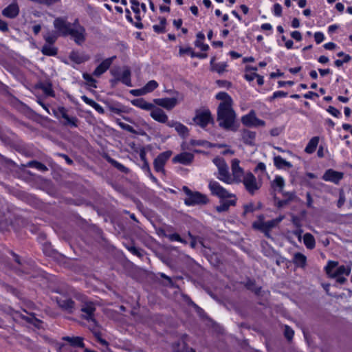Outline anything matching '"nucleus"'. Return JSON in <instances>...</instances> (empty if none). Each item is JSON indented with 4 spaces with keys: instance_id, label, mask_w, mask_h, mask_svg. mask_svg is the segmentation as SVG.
Returning a JSON list of instances; mask_svg holds the SVG:
<instances>
[{
    "instance_id": "6",
    "label": "nucleus",
    "mask_w": 352,
    "mask_h": 352,
    "mask_svg": "<svg viewBox=\"0 0 352 352\" xmlns=\"http://www.w3.org/2000/svg\"><path fill=\"white\" fill-rule=\"evenodd\" d=\"M241 182L245 190L250 194L254 195L262 185V183L257 180L256 177L251 172L245 173Z\"/></svg>"
},
{
    "instance_id": "33",
    "label": "nucleus",
    "mask_w": 352,
    "mask_h": 352,
    "mask_svg": "<svg viewBox=\"0 0 352 352\" xmlns=\"http://www.w3.org/2000/svg\"><path fill=\"white\" fill-rule=\"evenodd\" d=\"M179 53L180 55H184L185 54H189L192 58L197 57V58H199L201 59L205 58L207 57V55L206 54L195 53L190 47H186V48L180 47Z\"/></svg>"
},
{
    "instance_id": "48",
    "label": "nucleus",
    "mask_w": 352,
    "mask_h": 352,
    "mask_svg": "<svg viewBox=\"0 0 352 352\" xmlns=\"http://www.w3.org/2000/svg\"><path fill=\"white\" fill-rule=\"evenodd\" d=\"M44 39L47 44L53 45L57 39V36L54 33L49 32L44 35Z\"/></svg>"
},
{
    "instance_id": "37",
    "label": "nucleus",
    "mask_w": 352,
    "mask_h": 352,
    "mask_svg": "<svg viewBox=\"0 0 352 352\" xmlns=\"http://www.w3.org/2000/svg\"><path fill=\"white\" fill-rule=\"evenodd\" d=\"M63 340L67 341L72 346L82 348L84 346L82 338L80 337L66 336L63 338Z\"/></svg>"
},
{
    "instance_id": "34",
    "label": "nucleus",
    "mask_w": 352,
    "mask_h": 352,
    "mask_svg": "<svg viewBox=\"0 0 352 352\" xmlns=\"http://www.w3.org/2000/svg\"><path fill=\"white\" fill-rule=\"evenodd\" d=\"M351 267L349 265H340L338 266L335 272L332 274V277H336L340 276H349L351 273Z\"/></svg>"
},
{
    "instance_id": "51",
    "label": "nucleus",
    "mask_w": 352,
    "mask_h": 352,
    "mask_svg": "<svg viewBox=\"0 0 352 352\" xmlns=\"http://www.w3.org/2000/svg\"><path fill=\"white\" fill-rule=\"evenodd\" d=\"M109 162L116 168H117L119 170L126 173L127 171V168L120 164V162L116 161L115 160L110 159Z\"/></svg>"
},
{
    "instance_id": "28",
    "label": "nucleus",
    "mask_w": 352,
    "mask_h": 352,
    "mask_svg": "<svg viewBox=\"0 0 352 352\" xmlns=\"http://www.w3.org/2000/svg\"><path fill=\"white\" fill-rule=\"evenodd\" d=\"M81 99L85 102L87 104H89V106L92 107L96 111H98L99 113L103 114L104 113V110L102 108V107L95 102L94 100L88 98L86 96H81Z\"/></svg>"
},
{
    "instance_id": "46",
    "label": "nucleus",
    "mask_w": 352,
    "mask_h": 352,
    "mask_svg": "<svg viewBox=\"0 0 352 352\" xmlns=\"http://www.w3.org/2000/svg\"><path fill=\"white\" fill-rule=\"evenodd\" d=\"M338 262L329 261L325 267L327 274L332 277V274L335 272V269L338 266Z\"/></svg>"
},
{
    "instance_id": "31",
    "label": "nucleus",
    "mask_w": 352,
    "mask_h": 352,
    "mask_svg": "<svg viewBox=\"0 0 352 352\" xmlns=\"http://www.w3.org/2000/svg\"><path fill=\"white\" fill-rule=\"evenodd\" d=\"M293 262L296 266L304 267L306 265L307 257L300 252H296L294 254Z\"/></svg>"
},
{
    "instance_id": "12",
    "label": "nucleus",
    "mask_w": 352,
    "mask_h": 352,
    "mask_svg": "<svg viewBox=\"0 0 352 352\" xmlns=\"http://www.w3.org/2000/svg\"><path fill=\"white\" fill-rule=\"evenodd\" d=\"M241 122L246 126H263L265 124L263 120L256 117L254 110L250 111L249 113L242 116Z\"/></svg>"
},
{
    "instance_id": "26",
    "label": "nucleus",
    "mask_w": 352,
    "mask_h": 352,
    "mask_svg": "<svg viewBox=\"0 0 352 352\" xmlns=\"http://www.w3.org/2000/svg\"><path fill=\"white\" fill-rule=\"evenodd\" d=\"M242 140L245 144L254 145L256 138V133L248 129H245L241 133Z\"/></svg>"
},
{
    "instance_id": "15",
    "label": "nucleus",
    "mask_w": 352,
    "mask_h": 352,
    "mask_svg": "<svg viewBox=\"0 0 352 352\" xmlns=\"http://www.w3.org/2000/svg\"><path fill=\"white\" fill-rule=\"evenodd\" d=\"M151 117L155 121L160 123H165L167 124L168 117L162 109L154 106L153 109L151 110Z\"/></svg>"
},
{
    "instance_id": "60",
    "label": "nucleus",
    "mask_w": 352,
    "mask_h": 352,
    "mask_svg": "<svg viewBox=\"0 0 352 352\" xmlns=\"http://www.w3.org/2000/svg\"><path fill=\"white\" fill-rule=\"evenodd\" d=\"M274 14L276 16H280L282 14V7L279 3H276L274 6L273 10Z\"/></svg>"
},
{
    "instance_id": "7",
    "label": "nucleus",
    "mask_w": 352,
    "mask_h": 352,
    "mask_svg": "<svg viewBox=\"0 0 352 352\" xmlns=\"http://www.w3.org/2000/svg\"><path fill=\"white\" fill-rule=\"evenodd\" d=\"M276 226L273 219L268 221H264V217L263 215H260L258 217L257 221L253 222L252 223V227L254 229L258 230L263 232L265 235L268 238L270 237V230Z\"/></svg>"
},
{
    "instance_id": "1",
    "label": "nucleus",
    "mask_w": 352,
    "mask_h": 352,
    "mask_svg": "<svg viewBox=\"0 0 352 352\" xmlns=\"http://www.w3.org/2000/svg\"><path fill=\"white\" fill-rule=\"evenodd\" d=\"M217 120L220 127L231 131H236L235 122L236 113L233 106L217 107Z\"/></svg>"
},
{
    "instance_id": "20",
    "label": "nucleus",
    "mask_w": 352,
    "mask_h": 352,
    "mask_svg": "<svg viewBox=\"0 0 352 352\" xmlns=\"http://www.w3.org/2000/svg\"><path fill=\"white\" fill-rule=\"evenodd\" d=\"M57 303L60 308L68 313H72L75 310V303L70 298H60L57 299Z\"/></svg>"
},
{
    "instance_id": "9",
    "label": "nucleus",
    "mask_w": 352,
    "mask_h": 352,
    "mask_svg": "<svg viewBox=\"0 0 352 352\" xmlns=\"http://www.w3.org/2000/svg\"><path fill=\"white\" fill-rule=\"evenodd\" d=\"M182 100H183V97L177 94L175 97L155 99L154 102L167 110H171Z\"/></svg>"
},
{
    "instance_id": "21",
    "label": "nucleus",
    "mask_w": 352,
    "mask_h": 352,
    "mask_svg": "<svg viewBox=\"0 0 352 352\" xmlns=\"http://www.w3.org/2000/svg\"><path fill=\"white\" fill-rule=\"evenodd\" d=\"M167 126L171 128H175L178 134L182 137H186L188 135V128L179 122L170 120L167 123Z\"/></svg>"
},
{
    "instance_id": "19",
    "label": "nucleus",
    "mask_w": 352,
    "mask_h": 352,
    "mask_svg": "<svg viewBox=\"0 0 352 352\" xmlns=\"http://www.w3.org/2000/svg\"><path fill=\"white\" fill-rule=\"evenodd\" d=\"M194 159V155L188 152H184L177 155L173 159L174 163H179L184 165L190 164Z\"/></svg>"
},
{
    "instance_id": "4",
    "label": "nucleus",
    "mask_w": 352,
    "mask_h": 352,
    "mask_svg": "<svg viewBox=\"0 0 352 352\" xmlns=\"http://www.w3.org/2000/svg\"><path fill=\"white\" fill-rule=\"evenodd\" d=\"M183 190L187 195V198L185 199V204L187 206L206 204L208 201L207 196L204 194L199 192H192L186 186H184Z\"/></svg>"
},
{
    "instance_id": "13",
    "label": "nucleus",
    "mask_w": 352,
    "mask_h": 352,
    "mask_svg": "<svg viewBox=\"0 0 352 352\" xmlns=\"http://www.w3.org/2000/svg\"><path fill=\"white\" fill-rule=\"evenodd\" d=\"M172 155L170 151L161 153L154 160L153 166L155 170L157 173H164V165Z\"/></svg>"
},
{
    "instance_id": "59",
    "label": "nucleus",
    "mask_w": 352,
    "mask_h": 352,
    "mask_svg": "<svg viewBox=\"0 0 352 352\" xmlns=\"http://www.w3.org/2000/svg\"><path fill=\"white\" fill-rule=\"evenodd\" d=\"M217 84L220 87H226L227 89H229L232 87V83L228 80H219L217 81Z\"/></svg>"
},
{
    "instance_id": "24",
    "label": "nucleus",
    "mask_w": 352,
    "mask_h": 352,
    "mask_svg": "<svg viewBox=\"0 0 352 352\" xmlns=\"http://www.w3.org/2000/svg\"><path fill=\"white\" fill-rule=\"evenodd\" d=\"M131 104L141 109L151 111L154 107V104L146 102L144 98H137L131 100Z\"/></svg>"
},
{
    "instance_id": "41",
    "label": "nucleus",
    "mask_w": 352,
    "mask_h": 352,
    "mask_svg": "<svg viewBox=\"0 0 352 352\" xmlns=\"http://www.w3.org/2000/svg\"><path fill=\"white\" fill-rule=\"evenodd\" d=\"M57 52V48L50 44L44 45L41 49V52L47 56H55Z\"/></svg>"
},
{
    "instance_id": "8",
    "label": "nucleus",
    "mask_w": 352,
    "mask_h": 352,
    "mask_svg": "<svg viewBox=\"0 0 352 352\" xmlns=\"http://www.w3.org/2000/svg\"><path fill=\"white\" fill-rule=\"evenodd\" d=\"M208 188L212 195L218 197L221 199H225L227 197H233L232 193L228 192L217 181L210 180L208 184Z\"/></svg>"
},
{
    "instance_id": "63",
    "label": "nucleus",
    "mask_w": 352,
    "mask_h": 352,
    "mask_svg": "<svg viewBox=\"0 0 352 352\" xmlns=\"http://www.w3.org/2000/svg\"><path fill=\"white\" fill-rule=\"evenodd\" d=\"M302 232H303V230L300 228H296V230H295L292 232V234L294 235H295L296 236H297L299 241H301Z\"/></svg>"
},
{
    "instance_id": "62",
    "label": "nucleus",
    "mask_w": 352,
    "mask_h": 352,
    "mask_svg": "<svg viewBox=\"0 0 352 352\" xmlns=\"http://www.w3.org/2000/svg\"><path fill=\"white\" fill-rule=\"evenodd\" d=\"M266 166L265 164L263 162H259L254 168L255 172H261L264 173L265 171Z\"/></svg>"
},
{
    "instance_id": "57",
    "label": "nucleus",
    "mask_w": 352,
    "mask_h": 352,
    "mask_svg": "<svg viewBox=\"0 0 352 352\" xmlns=\"http://www.w3.org/2000/svg\"><path fill=\"white\" fill-rule=\"evenodd\" d=\"M292 222L296 228H300L302 227L301 219L297 216H292Z\"/></svg>"
},
{
    "instance_id": "32",
    "label": "nucleus",
    "mask_w": 352,
    "mask_h": 352,
    "mask_svg": "<svg viewBox=\"0 0 352 352\" xmlns=\"http://www.w3.org/2000/svg\"><path fill=\"white\" fill-rule=\"evenodd\" d=\"M158 83L156 80H151L148 81L143 87L141 88V90L139 91L140 94H148L152 92L158 87Z\"/></svg>"
},
{
    "instance_id": "45",
    "label": "nucleus",
    "mask_w": 352,
    "mask_h": 352,
    "mask_svg": "<svg viewBox=\"0 0 352 352\" xmlns=\"http://www.w3.org/2000/svg\"><path fill=\"white\" fill-rule=\"evenodd\" d=\"M26 166H29V167L34 168H36L38 170L43 171V172L47 170V168L46 167L45 165H44L43 164L38 162L37 161L29 162Z\"/></svg>"
},
{
    "instance_id": "58",
    "label": "nucleus",
    "mask_w": 352,
    "mask_h": 352,
    "mask_svg": "<svg viewBox=\"0 0 352 352\" xmlns=\"http://www.w3.org/2000/svg\"><path fill=\"white\" fill-rule=\"evenodd\" d=\"M314 38L316 43L319 44L324 40V35L321 32H317L314 34Z\"/></svg>"
},
{
    "instance_id": "53",
    "label": "nucleus",
    "mask_w": 352,
    "mask_h": 352,
    "mask_svg": "<svg viewBox=\"0 0 352 352\" xmlns=\"http://www.w3.org/2000/svg\"><path fill=\"white\" fill-rule=\"evenodd\" d=\"M118 124L120 126L121 129H122L126 131H129L130 133H136L135 131L134 130L133 126H131V125L124 123V122H120V121H118Z\"/></svg>"
},
{
    "instance_id": "30",
    "label": "nucleus",
    "mask_w": 352,
    "mask_h": 352,
    "mask_svg": "<svg viewBox=\"0 0 352 352\" xmlns=\"http://www.w3.org/2000/svg\"><path fill=\"white\" fill-rule=\"evenodd\" d=\"M204 39L205 35L204 33L200 32L197 34V38L195 41V45L201 51H207L209 49V46L207 44L204 43Z\"/></svg>"
},
{
    "instance_id": "61",
    "label": "nucleus",
    "mask_w": 352,
    "mask_h": 352,
    "mask_svg": "<svg viewBox=\"0 0 352 352\" xmlns=\"http://www.w3.org/2000/svg\"><path fill=\"white\" fill-rule=\"evenodd\" d=\"M9 28L8 23L5 21L0 19V31L2 32H7Z\"/></svg>"
},
{
    "instance_id": "23",
    "label": "nucleus",
    "mask_w": 352,
    "mask_h": 352,
    "mask_svg": "<svg viewBox=\"0 0 352 352\" xmlns=\"http://www.w3.org/2000/svg\"><path fill=\"white\" fill-rule=\"evenodd\" d=\"M229 199H222L221 204L217 207V210L219 212L227 211L230 206H234L236 204V197L233 194V197H227Z\"/></svg>"
},
{
    "instance_id": "29",
    "label": "nucleus",
    "mask_w": 352,
    "mask_h": 352,
    "mask_svg": "<svg viewBox=\"0 0 352 352\" xmlns=\"http://www.w3.org/2000/svg\"><path fill=\"white\" fill-rule=\"evenodd\" d=\"M274 165L276 166V167L279 169L283 168L285 167L288 168H290L292 167V164L289 162L285 160L280 155L275 156L274 157Z\"/></svg>"
},
{
    "instance_id": "64",
    "label": "nucleus",
    "mask_w": 352,
    "mask_h": 352,
    "mask_svg": "<svg viewBox=\"0 0 352 352\" xmlns=\"http://www.w3.org/2000/svg\"><path fill=\"white\" fill-rule=\"evenodd\" d=\"M291 36L294 39H295V40H296L298 41H300L302 40V35H301L300 32H298V31H294V32H292L291 33Z\"/></svg>"
},
{
    "instance_id": "39",
    "label": "nucleus",
    "mask_w": 352,
    "mask_h": 352,
    "mask_svg": "<svg viewBox=\"0 0 352 352\" xmlns=\"http://www.w3.org/2000/svg\"><path fill=\"white\" fill-rule=\"evenodd\" d=\"M285 186V180L281 176H276L272 183V186L274 190L278 188V191L281 192Z\"/></svg>"
},
{
    "instance_id": "40",
    "label": "nucleus",
    "mask_w": 352,
    "mask_h": 352,
    "mask_svg": "<svg viewBox=\"0 0 352 352\" xmlns=\"http://www.w3.org/2000/svg\"><path fill=\"white\" fill-rule=\"evenodd\" d=\"M119 80H120L123 84L131 87V72L129 69H126L124 70L120 77L118 78Z\"/></svg>"
},
{
    "instance_id": "55",
    "label": "nucleus",
    "mask_w": 352,
    "mask_h": 352,
    "mask_svg": "<svg viewBox=\"0 0 352 352\" xmlns=\"http://www.w3.org/2000/svg\"><path fill=\"white\" fill-rule=\"evenodd\" d=\"M284 333H285V337L289 340H290L293 338L294 332L293 329H291L289 326L285 325Z\"/></svg>"
},
{
    "instance_id": "52",
    "label": "nucleus",
    "mask_w": 352,
    "mask_h": 352,
    "mask_svg": "<svg viewBox=\"0 0 352 352\" xmlns=\"http://www.w3.org/2000/svg\"><path fill=\"white\" fill-rule=\"evenodd\" d=\"M65 124L70 125L72 126H77L78 119L76 117H69L68 115L66 118Z\"/></svg>"
},
{
    "instance_id": "22",
    "label": "nucleus",
    "mask_w": 352,
    "mask_h": 352,
    "mask_svg": "<svg viewBox=\"0 0 352 352\" xmlns=\"http://www.w3.org/2000/svg\"><path fill=\"white\" fill-rule=\"evenodd\" d=\"M216 98L221 100L218 107L233 106L234 102L232 98L226 92L221 91L217 94Z\"/></svg>"
},
{
    "instance_id": "36",
    "label": "nucleus",
    "mask_w": 352,
    "mask_h": 352,
    "mask_svg": "<svg viewBox=\"0 0 352 352\" xmlns=\"http://www.w3.org/2000/svg\"><path fill=\"white\" fill-rule=\"evenodd\" d=\"M303 242L307 248L312 250L315 248L316 241L314 236L310 233H306L303 236Z\"/></svg>"
},
{
    "instance_id": "42",
    "label": "nucleus",
    "mask_w": 352,
    "mask_h": 352,
    "mask_svg": "<svg viewBox=\"0 0 352 352\" xmlns=\"http://www.w3.org/2000/svg\"><path fill=\"white\" fill-rule=\"evenodd\" d=\"M107 107L111 112L116 114H120L126 111L124 107L119 103L108 104Z\"/></svg>"
},
{
    "instance_id": "17",
    "label": "nucleus",
    "mask_w": 352,
    "mask_h": 352,
    "mask_svg": "<svg viewBox=\"0 0 352 352\" xmlns=\"http://www.w3.org/2000/svg\"><path fill=\"white\" fill-rule=\"evenodd\" d=\"M116 56H112L104 59L94 71L93 75L96 77H100L102 74L106 72L111 65Z\"/></svg>"
},
{
    "instance_id": "2",
    "label": "nucleus",
    "mask_w": 352,
    "mask_h": 352,
    "mask_svg": "<svg viewBox=\"0 0 352 352\" xmlns=\"http://www.w3.org/2000/svg\"><path fill=\"white\" fill-rule=\"evenodd\" d=\"M68 36H70L75 43L78 45H82L86 41V30L80 24L78 19H75L74 23H72L68 32Z\"/></svg>"
},
{
    "instance_id": "43",
    "label": "nucleus",
    "mask_w": 352,
    "mask_h": 352,
    "mask_svg": "<svg viewBox=\"0 0 352 352\" xmlns=\"http://www.w3.org/2000/svg\"><path fill=\"white\" fill-rule=\"evenodd\" d=\"M160 23L154 25L153 28L154 31L158 34L165 32L166 20L164 17H160Z\"/></svg>"
},
{
    "instance_id": "25",
    "label": "nucleus",
    "mask_w": 352,
    "mask_h": 352,
    "mask_svg": "<svg viewBox=\"0 0 352 352\" xmlns=\"http://www.w3.org/2000/svg\"><path fill=\"white\" fill-rule=\"evenodd\" d=\"M69 59L76 64H81L89 59L87 55L78 52L72 51L69 56Z\"/></svg>"
},
{
    "instance_id": "5",
    "label": "nucleus",
    "mask_w": 352,
    "mask_h": 352,
    "mask_svg": "<svg viewBox=\"0 0 352 352\" xmlns=\"http://www.w3.org/2000/svg\"><path fill=\"white\" fill-rule=\"evenodd\" d=\"M95 305L93 302L85 303L81 307L82 317L89 323V328L94 331L97 327V322L94 318Z\"/></svg>"
},
{
    "instance_id": "50",
    "label": "nucleus",
    "mask_w": 352,
    "mask_h": 352,
    "mask_svg": "<svg viewBox=\"0 0 352 352\" xmlns=\"http://www.w3.org/2000/svg\"><path fill=\"white\" fill-rule=\"evenodd\" d=\"M127 249L130 252L138 257H142L143 256L142 250L134 245L128 246Z\"/></svg>"
},
{
    "instance_id": "35",
    "label": "nucleus",
    "mask_w": 352,
    "mask_h": 352,
    "mask_svg": "<svg viewBox=\"0 0 352 352\" xmlns=\"http://www.w3.org/2000/svg\"><path fill=\"white\" fill-rule=\"evenodd\" d=\"M318 142H319L318 137L316 136V137L312 138L309 141L308 144H307V146L305 148V151L309 154L313 153L316 151L317 146L318 144Z\"/></svg>"
},
{
    "instance_id": "49",
    "label": "nucleus",
    "mask_w": 352,
    "mask_h": 352,
    "mask_svg": "<svg viewBox=\"0 0 352 352\" xmlns=\"http://www.w3.org/2000/svg\"><path fill=\"white\" fill-rule=\"evenodd\" d=\"M83 79L87 82V84L91 87H96V80L89 74L84 73L82 74Z\"/></svg>"
},
{
    "instance_id": "18",
    "label": "nucleus",
    "mask_w": 352,
    "mask_h": 352,
    "mask_svg": "<svg viewBox=\"0 0 352 352\" xmlns=\"http://www.w3.org/2000/svg\"><path fill=\"white\" fill-rule=\"evenodd\" d=\"M19 11L18 3L13 2L2 10V15L6 18L14 19L19 15Z\"/></svg>"
},
{
    "instance_id": "44",
    "label": "nucleus",
    "mask_w": 352,
    "mask_h": 352,
    "mask_svg": "<svg viewBox=\"0 0 352 352\" xmlns=\"http://www.w3.org/2000/svg\"><path fill=\"white\" fill-rule=\"evenodd\" d=\"M337 56L339 57H343L342 60L338 59L335 61V65L337 67H341L344 63L349 62L351 59L350 55L346 54L343 52H338Z\"/></svg>"
},
{
    "instance_id": "10",
    "label": "nucleus",
    "mask_w": 352,
    "mask_h": 352,
    "mask_svg": "<svg viewBox=\"0 0 352 352\" xmlns=\"http://www.w3.org/2000/svg\"><path fill=\"white\" fill-rule=\"evenodd\" d=\"M53 25L59 35L62 36H67L68 32L72 23L68 22L66 17L59 16L54 19Z\"/></svg>"
},
{
    "instance_id": "16",
    "label": "nucleus",
    "mask_w": 352,
    "mask_h": 352,
    "mask_svg": "<svg viewBox=\"0 0 352 352\" xmlns=\"http://www.w3.org/2000/svg\"><path fill=\"white\" fill-rule=\"evenodd\" d=\"M343 176L344 174L341 172L329 169L323 175L322 179L324 181L331 182L337 184L343 178Z\"/></svg>"
},
{
    "instance_id": "14",
    "label": "nucleus",
    "mask_w": 352,
    "mask_h": 352,
    "mask_svg": "<svg viewBox=\"0 0 352 352\" xmlns=\"http://www.w3.org/2000/svg\"><path fill=\"white\" fill-rule=\"evenodd\" d=\"M240 161L238 159H233L231 162L232 179L233 183H241L245 173L239 165Z\"/></svg>"
},
{
    "instance_id": "47",
    "label": "nucleus",
    "mask_w": 352,
    "mask_h": 352,
    "mask_svg": "<svg viewBox=\"0 0 352 352\" xmlns=\"http://www.w3.org/2000/svg\"><path fill=\"white\" fill-rule=\"evenodd\" d=\"M53 114L56 117H62L63 118H65L67 117V110L63 107H60L57 109H53Z\"/></svg>"
},
{
    "instance_id": "3",
    "label": "nucleus",
    "mask_w": 352,
    "mask_h": 352,
    "mask_svg": "<svg viewBox=\"0 0 352 352\" xmlns=\"http://www.w3.org/2000/svg\"><path fill=\"white\" fill-rule=\"evenodd\" d=\"M212 162L218 168L217 178L226 184H233V179H232V177L229 173L228 166L224 159L217 157L213 159Z\"/></svg>"
},
{
    "instance_id": "54",
    "label": "nucleus",
    "mask_w": 352,
    "mask_h": 352,
    "mask_svg": "<svg viewBox=\"0 0 352 352\" xmlns=\"http://www.w3.org/2000/svg\"><path fill=\"white\" fill-rule=\"evenodd\" d=\"M327 111L336 118H339L341 116L340 111L335 108L334 107L329 106L327 109Z\"/></svg>"
},
{
    "instance_id": "38",
    "label": "nucleus",
    "mask_w": 352,
    "mask_h": 352,
    "mask_svg": "<svg viewBox=\"0 0 352 352\" xmlns=\"http://www.w3.org/2000/svg\"><path fill=\"white\" fill-rule=\"evenodd\" d=\"M211 65V69L212 71H214L219 74H222L223 72H225L226 68L227 67L226 63L222 62V63H214V58H212L210 61Z\"/></svg>"
},
{
    "instance_id": "27",
    "label": "nucleus",
    "mask_w": 352,
    "mask_h": 352,
    "mask_svg": "<svg viewBox=\"0 0 352 352\" xmlns=\"http://www.w3.org/2000/svg\"><path fill=\"white\" fill-rule=\"evenodd\" d=\"M38 87L43 91L45 96L54 97L55 94L52 89V85L50 81L39 83Z\"/></svg>"
},
{
    "instance_id": "56",
    "label": "nucleus",
    "mask_w": 352,
    "mask_h": 352,
    "mask_svg": "<svg viewBox=\"0 0 352 352\" xmlns=\"http://www.w3.org/2000/svg\"><path fill=\"white\" fill-rule=\"evenodd\" d=\"M168 239L172 241H178V242H181V243H186V242L183 240L181 236L177 234V233H174V234H171L168 236Z\"/></svg>"
},
{
    "instance_id": "11",
    "label": "nucleus",
    "mask_w": 352,
    "mask_h": 352,
    "mask_svg": "<svg viewBox=\"0 0 352 352\" xmlns=\"http://www.w3.org/2000/svg\"><path fill=\"white\" fill-rule=\"evenodd\" d=\"M196 124L201 128H205L212 121L211 113L209 109L197 111L195 117L193 119Z\"/></svg>"
}]
</instances>
